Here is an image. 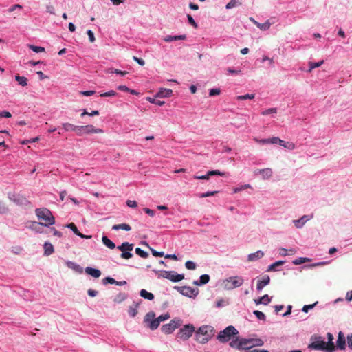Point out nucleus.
Instances as JSON below:
<instances>
[{
  "mask_svg": "<svg viewBox=\"0 0 352 352\" xmlns=\"http://www.w3.org/2000/svg\"><path fill=\"white\" fill-rule=\"evenodd\" d=\"M36 214L41 221V225L50 226V225H53L55 223V217L48 208H37L36 209Z\"/></svg>",
  "mask_w": 352,
  "mask_h": 352,
  "instance_id": "obj_1",
  "label": "nucleus"
},
{
  "mask_svg": "<svg viewBox=\"0 0 352 352\" xmlns=\"http://www.w3.org/2000/svg\"><path fill=\"white\" fill-rule=\"evenodd\" d=\"M214 329L212 326H202L196 331L195 339L199 342H206L214 336Z\"/></svg>",
  "mask_w": 352,
  "mask_h": 352,
  "instance_id": "obj_2",
  "label": "nucleus"
},
{
  "mask_svg": "<svg viewBox=\"0 0 352 352\" xmlns=\"http://www.w3.org/2000/svg\"><path fill=\"white\" fill-rule=\"evenodd\" d=\"M238 333L239 330L236 329L235 327L228 326L219 333L217 338L220 342H228L232 336H236Z\"/></svg>",
  "mask_w": 352,
  "mask_h": 352,
  "instance_id": "obj_3",
  "label": "nucleus"
},
{
  "mask_svg": "<svg viewBox=\"0 0 352 352\" xmlns=\"http://www.w3.org/2000/svg\"><path fill=\"white\" fill-rule=\"evenodd\" d=\"M158 276H162V278H168L173 282H178L183 280L184 278V274H177L176 271H158L157 272Z\"/></svg>",
  "mask_w": 352,
  "mask_h": 352,
  "instance_id": "obj_4",
  "label": "nucleus"
},
{
  "mask_svg": "<svg viewBox=\"0 0 352 352\" xmlns=\"http://www.w3.org/2000/svg\"><path fill=\"white\" fill-rule=\"evenodd\" d=\"M243 278L238 277V276L227 278V279L223 281L226 289H233V288L243 285Z\"/></svg>",
  "mask_w": 352,
  "mask_h": 352,
  "instance_id": "obj_5",
  "label": "nucleus"
},
{
  "mask_svg": "<svg viewBox=\"0 0 352 352\" xmlns=\"http://www.w3.org/2000/svg\"><path fill=\"white\" fill-rule=\"evenodd\" d=\"M195 331V327L193 324H186L182 327L178 331L177 336L178 338L183 339L186 340V339L190 338L192 335Z\"/></svg>",
  "mask_w": 352,
  "mask_h": 352,
  "instance_id": "obj_6",
  "label": "nucleus"
},
{
  "mask_svg": "<svg viewBox=\"0 0 352 352\" xmlns=\"http://www.w3.org/2000/svg\"><path fill=\"white\" fill-rule=\"evenodd\" d=\"M182 321L180 319H173L171 320L169 323H166L162 327V330L164 333H171L175 330L176 327H180L182 325Z\"/></svg>",
  "mask_w": 352,
  "mask_h": 352,
  "instance_id": "obj_7",
  "label": "nucleus"
},
{
  "mask_svg": "<svg viewBox=\"0 0 352 352\" xmlns=\"http://www.w3.org/2000/svg\"><path fill=\"white\" fill-rule=\"evenodd\" d=\"M155 314L154 311H148L144 317V321L148 322V327L151 330H155L159 327V318L155 319Z\"/></svg>",
  "mask_w": 352,
  "mask_h": 352,
  "instance_id": "obj_8",
  "label": "nucleus"
},
{
  "mask_svg": "<svg viewBox=\"0 0 352 352\" xmlns=\"http://www.w3.org/2000/svg\"><path fill=\"white\" fill-rule=\"evenodd\" d=\"M84 134H90V133H103L104 130L100 129V128H96L93 124L84 125L83 129Z\"/></svg>",
  "mask_w": 352,
  "mask_h": 352,
  "instance_id": "obj_9",
  "label": "nucleus"
},
{
  "mask_svg": "<svg viewBox=\"0 0 352 352\" xmlns=\"http://www.w3.org/2000/svg\"><path fill=\"white\" fill-rule=\"evenodd\" d=\"M180 292L186 296H193V295L195 296V295L198 294V289H192V287H190V286H182Z\"/></svg>",
  "mask_w": 352,
  "mask_h": 352,
  "instance_id": "obj_10",
  "label": "nucleus"
},
{
  "mask_svg": "<svg viewBox=\"0 0 352 352\" xmlns=\"http://www.w3.org/2000/svg\"><path fill=\"white\" fill-rule=\"evenodd\" d=\"M327 340L326 342V351L333 352L335 350V344L333 342V335L331 333H327Z\"/></svg>",
  "mask_w": 352,
  "mask_h": 352,
  "instance_id": "obj_11",
  "label": "nucleus"
},
{
  "mask_svg": "<svg viewBox=\"0 0 352 352\" xmlns=\"http://www.w3.org/2000/svg\"><path fill=\"white\" fill-rule=\"evenodd\" d=\"M309 346L316 350L327 351L326 341H324V340H316V341L312 342Z\"/></svg>",
  "mask_w": 352,
  "mask_h": 352,
  "instance_id": "obj_12",
  "label": "nucleus"
},
{
  "mask_svg": "<svg viewBox=\"0 0 352 352\" xmlns=\"http://www.w3.org/2000/svg\"><path fill=\"white\" fill-rule=\"evenodd\" d=\"M270 276H268V274H265L264 276H263V277H261L260 280H258L257 285H256V289L258 290L263 289V287H265V285H268V283H270Z\"/></svg>",
  "mask_w": 352,
  "mask_h": 352,
  "instance_id": "obj_13",
  "label": "nucleus"
},
{
  "mask_svg": "<svg viewBox=\"0 0 352 352\" xmlns=\"http://www.w3.org/2000/svg\"><path fill=\"white\" fill-rule=\"evenodd\" d=\"M337 346L339 349H341V350H344L346 347V338L342 331H340L338 333Z\"/></svg>",
  "mask_w": 352,
  "mask_h": 352,
  "instance_id": "obj_14",
  "label": "nucleus"
},
{
  "mask_svg": "<svg viewBox=\"0 0 352 352\" xmlns=\"http://www.w3.org/2000/svg\"><path fill=\"white\" fill-rule=\"evenodd\" d=\"M85 272L87 274L94 276V278H100L102 274L100 270L94 269V267H91V266H87L85 269Z\"/></svg>",
  "mask_w": 352,
  "mask_h": 352,
  "instance_id": "obj_15",
  "label": "nucleus"
},
{
  "mask_svg": "<svg viewBox=\"0 0 352 352\" xmlns=\"http://www.w3.org/2000/svg\"><path fill=\"white\" fill-rule=\"evenodd\" d=\"M257 173L261 174L263 179H270V177H271V176L272 175L273 171L272 168H267L256 170V174H257Z\"/></svg>",
  "mask_w": 352,
  "mask_h": 352,
  "instance_id": "obj_16",
  "label": "nucleus"
},
{
  "mask_svg": "<svg viewBox=\"0 0 352 352\" xmlns=\"http://www.w3.org/2000/svg\"><path fill=\"white\" fill-rule=\"evenodd\" d=\"M9 198L19 204H23V203L26 202L25 198L21 197L19 194H9Z\"/></svg>",
  "mask_w": 352,
  "mask_h": 352,
  "instance_id": "obj_17",
  "label": "nucleus"
},
{
  "mask_svg": "<svg viewBox=\"0 0 352 352\" xmlns=\"http://www.w3.org/2000/svg\"><path fill=\"white\" fill-rule=\"evenodd\" d=\"M312 217H308V215H303V217H300L299 220H294V223L295 224L296 228H302L304 224H305L306 221L311 219Z\"/></svg>",
  "mask_w": 352,
  "mask_h": 352,
  "instance_id": "obj_18",
  "label": "nucleus"
},
{
  "mask_svg": "<svg viewBox=\"0 0 352 352\" xmlns=\"http://www.w3.org/2000/svg\"><path fill=\"white\" fill-rule=\"evenodd\" d=\"M172 94V89H169V88H161L160 91H157L156 96L157 97H168V96H171Z\"/></svg>",
  "mask_w": 352,
  "mask_h": 352,
  "instance_id": "obj_19",
  "label": "nucleus"
},
{
  "mask_svg": "<svg viewBox=\"0 0 352 352\" xmlns=\"http://www.w3.org/2000/svg\"><path fill=\"white\" fill-rule=\"evenodd\" d=\"M134 245L133 243H129V242H124L121 244V245H119L118 247V249L120 250L122 252H126V251H132L133 250Z\"/></svg>",
  "mask_w": 352,
  "mask_h": 352,
  "instance_id": "obj_20",
  "label": "nucleus"
},
{
  "mask_svg": "<svg viewBox=\"0 0 352 352\" xmlns=\"http://www.w3.org/2000/svg\"><path fill=\"white\" fill-rule=\"evenodd\" d=\"M186 39V34H178V36H170L168 34L164 38V41H173V40Z\"/></svg>",
  "mask_w": 352,
  "mask_h": 352,
  "instance_id": "obj_21",
  "label": "nucleus"
},
{
  "mask_svg": "<svg viewBox=\"0 0 352 352\" xmlns=\"http://www.w3.org/2000/svg\"><path fill=\"white\" fill-rule=\"evenodd\" d=\"M263 344L264 342L261 338H249V349L253 346H261Z\"/></svg>",
  "mask_w": 352,
  "mask_h": 352,
  "instance_id": "obj_22",
  "label": "nucleus"
},
{
  "mask_svg": "<svg viewBox=\"0 0 352 352\" xmlns=\"http://www.w3.org/2000/svg\"><path fill=\"white\" fill-rule=\"evenodd\" d=\"M44 248V254L46 255H50L53 252H54V247L53 244L50 243V242H45L43 245Z\"/></svg>",
  "mask_w": 352,
  "mask_h": 352,
  "instance_id": "obj_23",
  "label": "nucleus"
},
{
  "mask_svg": "<svg viewBox=\"0 0 352 352\" xmlns=\"http://www.w3.org/2000/svg\"><path fill=\"white\" fill-rule=\"evenodd\" d=\"M264 254H264L263 251L258 250V251H256V252H254L253 254H250L248 255V259L250 261H254V260L258 259V258H262V256H263Z\"/></svg>",
  "mask_w": 352,
  "mask_h": 352,
  "instance_id": "obj_24",
  "label": "nucleus"
},
{
  "mask_svg": "<svg viewBox=\"0 0 352 352\" xmlns=\"http://www.w3.org/2000/svg\"><path fill=\"white\" fill-rule=\"evenodd\" d=\"M208 281H210V276H208V274H201L199 281H194V283H195V285H205V283H208Z\"/></svg>",
  "mask_w": 352,
  "mask_h": 352,
  "instance_id": "obj_25",
  "label": "nucleus"
},
{
  "mask_svg": "<svg viewBox=\"0 0 352 352\" xmlns=\"http://www.w3.org/2000/svg\"><path fill=\"white\" fill-rule=\"evenodd\" d=\"M140 296L144 297V298H147V300H153L154 294L151 292H148L146 289H142L140 292Z\"/></svg>",
  "mask_w": 352,
  "mask_h": 352,
  "instance_id": "obj_26",
  "label": "nucleus"
},
{
  "mask_svg": "<svg viewBox=\"0 0 352 352\" xmlns=\"http://www.w3.org/2000/svg\"><path fill=\"white\" fill-rule=\"evenodd\" d=\"M138 307H139V304H138V302H133V306L129 307L128 311H129V314L131 317H134V316L137 315V314L138 312Z\"/></svg>",
  "mask_w": 352,
  "mask_h": 352,
  "instance_id": "obj_27",
  "label": "nucleus"
},
{
  "mask_svg": "<svg viewBox=\"0 0 352 352\" xmlns=\"http://www.w3.org/2000/svg\"><path fill=\"white\" fill-rule=\"evenodd\" d=\"M113 230H126V231H130L131 230V226L127 223L114 224L112 227Z\"/></svg>",
  "mask_w": 352,
  "mask_h": 352,
  "instance_id": "obj_28",
  "label": "nucleus"
},
{
  "mask_svg": "<svg viewBox=\"0 0 352 352\" xmlns=\"http://www.w3.org/2000/svg\"><path fill=\"white\" fill-rule=\"evenodd\" d=\"M102 241L104 245H106V246H107V248H116V245H115L114 242H112L111 239H109V237H107V236H103L102 237Z\"/></svg>",
  "mask_w": 352,
  "mask_h": 352,
  "instance_id": "obj_29",
  "label": "nucleus"
},
{
  "mask_svg": "<svg viewBox=\"0 0 352 352\" xmlns=\"http://www.w3.org/2000/svg\"><path fill=\"white\" fill-rule=\"evenodd\" d=\"M271 299L268 294H265L261 296L258 300H255L256 303H263V305H268Z\"/></svg>",
  "mask_w": 352,
  "mask_h": 352,
  "instance_id": "obj_30",
  "label": "nucleus"
},
{
  "mask_svg": "<svg viewBox=\"0 0 352 352\" xmlns=\"http://www.w3.org/2000/svg\"><path fill=\"white\" fill-rule=\"evenodd\" d=\"M280 145L288 149H294L296 147L294 143H292V142H286V140H280Z\"/></svg>",
  "mask_w": 352,
  "mask_h": 352,
  "instance_id": "obj_31",
  "label": "nucleus"
},
{
  "mask_svg": "<svg viewBox=\"0 0 352 352\" xmlns=\"http://www.w3.org/2000/svg\"><path fill=\"white\" fill-rule=\"evenodd\" d=\"M15 80H16L19 85H28V78L26 76H21L19 74H16L15 76Z\"/></svg>",
  "mask_w": 352,
  "mask_h": 352,
  "instance_id": "obj_32",
  "label": "nucleus"
},
{
  "mask_svg": "<svg viewBox=\"0 0 352 352\" xmlns=\"http://www.w3.org/2000/svg\"><path fill=\"white\" fill-rule=\"evenodd\" d=\"M232 347H236V349H241V338H236L235 340L230 342Z\"/></svg>",
  "mask_w": 352,
  "mask_h": 352,
  "instance_id": "obj_33",
  "label": "nucleus"
},
{
  "mask_svg": "<svg viewBox=\"0 0 352 352\" xmlns=\"http://www.w3.org/2000/svg\"><path fill=\"white\" fill-rule=\"evenodd\" d=\"M135 253L142 256V258H148L149 255L147 251L142 250L141 248H135Z\"/></svg>",
  "mask_w": 352,
  "mask_h": 352,
  "instance_id": "obj_34",
  "label": "nucleus"
},
{
  "mask_svg": "<svg viewBox=\"0 0 352 352\" xmlns=\"http://www.w3.org/2000/svg\"><path fill=\"white\" fill-rule=\"evenodd\" d=\"M66 227L69 228V229H71L73 232L75 233V234H77V236H80V232L77 228V226H76L75 223H73V222H72V223L66 224Z\"/></svg>",
  "mask_w": 352,
  "mask_h": 352,
  "instance_id": "obj_35",
  "label": "nucleus"
},
{
  "mask_svg": "<svg viewBox=\"0 0 352 352\" xmlns=\"http://www.w3.org/2000/svg\"><path fill=\"white\" fill-rule=\"evenodd\" d=\"M254 22L255 24H256L258 28H261V30H268V28H270L271 25L268 21H267V22H265V23H258V22H256V21H254Z\"/></svg>",
  "mask_w": 352,
  "mask_h": 352,
  "instance_id": "obj_36",
  "label": "nucleus"
},
{
  "mask_svg": "<svg viewBox=\"0 0 352 352\" xmlns=\"http://www.w3.org/2000/svg\"><path fill=\"white\" fill-rule=\"evenodd\" d=\"M284 263V261H278L277 262L272 263V264L269 266L267 270H276L278 266H281Z\"/></svg>",
  "mask_w": 352,
  "mask_h": 352,
  "instance_id": "obj_37",
  "label": "nucleus"
},
{
  "mask_svg": "<svg viewBox=\"0 0 352 352\" xmlns=\"http://www.w3.org/2000/svg\"><path fill=\"white\" fill-rule=\"evenodd\" d=\"M62 126L65 131H74L75 132V125L72 124V123H63Z\"/></svg>",
  "mask_w": 352,
  "mask_h": 352,
  "instance_id": "obj_38",
  "label": "nucleus"
},
{
  "mask_svg": "<svg viewBox=\"0 0 352 352\" xmlns=\"http://www.w3.org/2000/svg\"><path fill=\"white\" fill-rule=\"evenodd\" d=\"M241 349H250L249 338H241Z\"/></svg>",
  "mask_w": 352,
  "mask_h": 352,
  "instance_id": "obj_39",
  "label": "nucleus"
},
{
  "mask_svg": "<svg viewBox=\"0 0 352 352\" xmlns=\"http://www.w3.org/2000/svg\"><path fill=\"white\" fill-rule=\"evenodd\" d=\"M324 63V60L318 61V63H313V61H309V69H308V72H311L312 69H314V68H316V67H320V65H322Z\"/></svg>",
  "mask_w": 352,
  "mask_h": 352,
  "instance_id": "obj_40",
  "label": "nucleus"
},
{
  "mask_svg": "<svg viewBox=\"0 0 352 352\" xmlns=\"http://www.w3.org/2000/svg\"><path fill=\"white\" fill-rule=\"evenodd\" d=\"M75 133L78 135L84 134V125H75Z\"/></svg>",
  "mask_w": 352,
  "mask_h": 352,
  "instance_id": "obj_41",
  "label": "nucleus"
},
{
  "mask_svg": "<svg viewBox=\"0 0 352 352\" xmlns=\"http://www.w3.org/2000/svg\"><path fill=\"white\" fill-rule=\"evenodd\" d=\"M41 226V222H36L34 221L31 223L30 228L35 230L36 231H40V227Z\"/></svg>",
  "mask_w": 352,
  "mask_h": 352,
  "instance_id": "obj_42",
  "label": "nucleus"
},
{
  "mask_svg": "<svg viewBox=\"0 0 352 352\" xmlns=\"http://www.w3.org/2000/svg\"><path fill=\"white\" fill-rule=\"evenodd\" d=\"M108 73L120 74V75H122V76H124V75H126L128 72L127 71H121V69H109Z\"/></svg>",
  "mask_w": 352,
  "mask_h": 352,
  "instance_id": "obj_43",
  "label": "nucleus"
},
{
  "mask_svg": "<svg viewBox=\"0 0 352 352\" xmlns=\"http://www.w3.org/2000/svg\"><path fill=\"white\" fill-rule=\"evenodd\" d=\"M277 108H269V109L263 110L261 115H270V113H276Z\"/></svg>",
  "mask_w": 352,
  "mask_h": 352,
  "instance_id": "obj_44",
  "label": "nucleus"
},
{
  "mask_svg": "<svg viewBox=\"0 0 352 352\" xmlns=\"http://www.w3.org/2000/svg\"><path fill=\"white\" fill-rule=\"evenodd\" d=\"M255 94H245V95H238L236 96L237 100H248V98H254Z\"/></svg>",
  "mask_w": 352,
  "mask_h": 352,
  "instance_id": "obj_45",
  "label": "nucleus"
},
{
  "mask_svg": "<svg viewBox=\"0 0 352 352\" xmlns=\"http://www.w3.org/2000/svg\"><path fill=\"white\" fill-rule=\"evenodd\" d=\"M30 48L36 53H39V52H44L45 50V47H43V46L30 45Z\"/></svg>",
  "mask_w": 352,
  "mask_h": 352,
  "instance_id": "obj_46",
  "label": "nucleus"
},
{
  "mask_svg": "<svg viewBox=\"0 0 352 352\" xmlns=\"http://www.w3.org/2000/svg\"><path fill=\"white\" fill-rule=\"evenodd\" d=\"M187 19L189 21V23L191 24L194 28H198V24L197 23L196 21H195L192 16H191V15H190V14H188L187 15Z\"/></svg>",
  "mask_w": 352,
  "mask_h": 352,
  "instance_id": "obj_47",
  "label": "nucleus"
},
{
  "mask_svg": "<svg viewBox=\"0 0 352 352\" xmlns=\"http://www.w3.org/2000/svg\"><path fill=\"white\" fill-rule=\"evenodd\" d=\"M254 314L258 318V320H265V314L261 311H254Z\"/></svg>",
  "mask_w": 352,
  "mask_h": 352,
  "instance_id": "obj_48",
  "label": "nucleus"
},
{
  "mask_svg": "<svg viewBox=\"0 0 352 352\" xmlns=\"http://www.w3.org/2000/svg\"><path fill=\"white\" fill-rule=\"evenodd\" d=\"M308 258H305V257H300V258L294 259L293 263L294 265H300V263H305V261H308Z\"/></svg>",
  "mask_w": 352,
  "mask_h": 352,
  "instance_id": "obj_49",
  "label": "nucleus"
},
{
  "mask_svg": "<svg viewBox=\"0 0 352 352\" xmlns=\"http://www.w3.org/2000/svg\"><path fill=\"white\" fill-rule=\"evenodd\" d=\"M208 175H225V173H223V172H221V170H208Z\"/></svg>",
  "mask_w": 352,
  "mask_h": 352,
  "instance_id": "obj_50",
  "label": "nucleus"
},
{
  "mask_svg": "<svg viewBox=\"0 0 352 352\" xmlns=\"http://www.w3.org/2000/svg\"><path fill=\"white\" fill-rule=\"evenodd\" d=\"M186 267L188 270H195L196 265L195 263L192 262V261H187V262H186Z\"/></svg>",
  "mask_w": 352,
  "mask_h": 352,
  "instance_id": "obj_51",
  "label": "nucleus"
},
{
  "mask_svg": "<svg viewBox=\"0 0 352 352\" xmlns=\"http://www.w3.org/2000/svg\"><path fill=\"white\" fill-rule=\"evenodd\" d=\"M237 4V0H230V2L226 5V8L227 9H232V8H234Z\"/></svg>",
  "mask_w": 352,
  "mask_h": 352,
  "instance_id": "obj_52",
  "label": "nucleus"
},
{
  "mask_svg": "<svg viewBox=\"0 0 352 352\" xmlns=\"http://www.w3.org/2000/svg\"><path fill=\"white\" fill-rule=\"evenodd\" d=\"M133 254L130 252V251H126L125 252H122L121 258H124V259H129V258H132Z\"/></svg>",
  "mask_w": 352,
  "mask_h": 352,
  "instance_id": "obj_53",
  "label": "nucleus"
},
{
  "mask_svg": "<svg viewBox=\"0 0 352 352\" xmlns=\"http://www.w3.org/2000/svg\"><path fill=\"white\" fill-rule=\"evenodd\" d=\"M218 192V190H213L212 192H206V193L199 194V197H208V196H212V195H215Z\"/></svg>",
  "mask_w": 352,
  "mask_h": 352,
  "instance_id": "obj_54",
  "label": "nucleus"
},
{
  "mask_svg": "<svg viewBox=\"0 0 352 352\" xmlns=\"http://www.w3.org/2000/svg\"><path fill=\"white\" fill-rule=\"evenodd\" d=\"M221 89L219 88H212L209 92L210 96L219 95Z\"/></svg>",
  "mask_w": 352,
  "mask_h": 352,
  "instance_id": "obj_55",
  "label": "nucleus"
},
{
  "mask_svg": "<svg viewBox=\"0 0 352 352\" xmlns=\"http://www.w3.org/2000/svg\"><path fill=\"white\" fill-rule=\"evenodd\" d=\"M147 100H148L151 103H155L157 105H164L165 103L164 101H160V100L157 99H152V98H148Z\"/></svg>",
  "mask_w": 352,
  "mask_h": 352,
  "instance_id": "obj_56",
  "label": "nucleus"
},
{
  "mask_svg": "<svg viewBox=\"0 0 352 352\" xmlns=\"http://www.w3.org/2000/svg\"><path fill=\"white\" fill-rule=\"evenodd\" d=\"M116 280L114 279V278L111 277H106L104 278L102 280L103 283H116Z\"/></svg>",
  "mask_w": 352,
  "mask_h": 352,
  "instance_id": "obj_57",
  "label": "nucleus"
},
{
  "mask_svg": "<svg viewBox=\"0 0 352 352\" xmlns=\"http://www.w3.org/2000/svg\"><path fill=\"white\" fill-rule=\"evenodd\" d=\"M150 250L152 252L153 254L155 255V256H162V255L164 254V252H163V251H157L155 250V249H153V248H150Z\"/></svg>",
  "mask_w": 352,
  "mask_h": 352,
  "instance_id": "obj_58",
  "label": "nucleus"
},
{
  "mask_svg": "<svg viewBox=\"0 0 352 352\" xmlns=\"http://www.w3.org/2000/svg\"><path fill=\"white\" fill-rule=\"evenodd\" d=\"M316 303L317 302H315L314 304H311V305H305L302 307V311H305V312L309 311V310H310V309H312V308H314V307H315Z\"/></svg>",
  "mask_w": 352,
  "mask_h": 352,
  "instance_id": "obj_59",
  "label": "nucleus"
},
{
  "mask_svg": "<svg viewBox=\"0 0 352 352\" xmlns=\"http://www.w3.org/2000/svg\"><path fill=\"white\" fill-rule=\"evenodd\" d=\"M87 34L89 36V38L91 41V43H94V40H96L95 37H94V34L92 30H87Z\"/></svg>",
  "mask_w": 352,
  "mask_h": 352,
  "instance_id": "obj_60",
  "label": "nucleus"
},
{
  "mask_svg": "<svg viewBox=\"0 0 352 352\" xmlns=\"http://www.w3.org/2000/svg\"><path fill=\"white\" fill-rule=\"evenodd\" d=\"M116 91H109L101 93L100 96H102V97H105V96H116Z\"/></svg>",
  "mask_w": 352,
  "mask_h": 352,
  "instance_id": "obj_61",
  "label": "nucleus"
},
{
  "mask_svg": "<svg viewBox=\"0 0 352 352\" xmlns=\"http://www.w3.org/2000/svg\"><path fill=\"white\" fill-rule=\"evenodd\" d=\"M126 204L131 208H136V206H138V202H136L135 200H128Z\"/></svg>",
  "mask_w": 352,
  "mask_h": 352,
  "instance_id": "obj_62",
  "label": "nucleus"
},
{
  "mask_svg": "<svg viewBox=\"0 0 352 352\" xmlns=\"http://www.w3.org/2000/svg\"><path fill=\"white\" fill-rule=\"evenodd\" d=\"M0 117H7V118H9V117H12V114L10 113V111L3 110V111L0 112Z\"/></svg>",
  "mask_w": 352,
  "mask_h": 352,
  "instance_id": "obj_63",
  "label": "nucleus"
},
{
  "mask_svg": "<svg viewBox=\"0 0 352 352\" xmlns=\"http://www.w3.org/2000/svg\"><path fill=\"white\" fill-rule=\"evenodd\" d=\"M280 138H270V144H279L280 145Z\"/></svg>",
  "mask_w": 352,
  "mask_h": 352,
  "instance_id": "obj_64",
  "label": "nucleus"
}]
</instances>
